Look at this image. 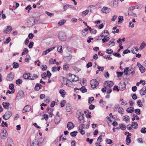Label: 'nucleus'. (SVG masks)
Listing matches in <instances>:
<instances>
[{
	"label": "nucleus",
	"instance_id": "obj_1",
	"mask_svg": "<svg viewBox=\"0 0 146 146\" xmlns=\"http://www.w3.org/2000/svg\"><path fill=\"white\" fill-rule=\"evenodd\" d=\"M77 113L79 114V116L78 117V119L80 121V122L81 123H83L84 122L83 115H84L83 113L81 110H78L77 112Z\"/></svg>",
	"mask_w": 146,
	"mask_h": 146
},
{
	"label": "nucleus",
	"instance_id": "obj_2",
	"mask_svg": "<svg viewBox=\"0 0 146 146\" xmlns=\"http://www.w3.org/2000/svg\"><path fill=\"white\" fill-rule=\"evenodd\" d=\"M90 83L91 87L93 88H95L97 87L99 83L96 79H94L91 80Z\"/></svg>",
	"mask_w": 146,
	"mask_h": 146
},
{
	"label": "nucleus",
	"instance_id": "obj_3",
	"mask_svg": "<svg viewBox=\"0 0 146 146\" xmlns=\"http://www.w3.org/2000/svg\"><path fill=\"white\" fill-rule=\"evenodd\" d=\"M35 19L33 17H30L27 21V25L29 27H31L34 25Z\"/></svg>",
	"mask_w": 146,
	"mask_h": 146
},
{
	"label": "nucleus",
	"instance_id": "obj_4",
	"mask_svg": "<svg viewBox=\"0 0 146 146\" xmlns=\"http://www.w3.org/2000/svg\"><path fill=\"white\" fill-rule=\"evenodd\" d=\"M12 115V114L11 111H7L6 112L5 114L3 116V117L5 119L7 120L10 118Z\"/></svg>",
	"mask_w": 146,
	"mask_h": 146
},
{
	"label": "nucleus",
	"instance_id": "obj_5",
	"mask_svg": "<svg viewBox=\"0 0 146 146\" xmlns=\"http://www.w3.org/2000/svg\"><path fill=\"white\" fill-rule=\"evenodd\" d=\"M59 38L61 41L65 40L66 37L64 33L62 32H60L59 34Z\"/></svg>",
	"mask_w": 146,
	"mask_h": 146
},
{
	"label": "nucleus",
	"instance_id": "obj_6",
	"mask_svg": "<svg viewBox=\"0 0 146 146\" xmlns=\"http://www.w3.org/2000/svg\"><path fill=\"white\" fill-rule=\"evenodd\" d=\"M7 137V131L6 130H3L1 133V138L3 139H5Z\"/></svg>",
	"mask_w": 146,
	"mask_h": 146
},
{
	"label": "nucleus",
	"instance_id": "obj_7",
	"mask_svg": "<svg viewBox=\"0 0 146 146\" xmlns=\"http://www.w3.org/2000/svg\"><path fill=\"white\" fill-rule=\"evenodd\" d=\"M70 77V76L72 78V79H70L68 80L70 82H73L74 81H76L78 80V78L76 77L74 75L70 73L69 74Z\"/></svg>",
	"mask_w": 146,
	"mask_h": 146
},
{
	"label": "nucleus",
	"instance_id": "obj_8",
	"mask_svg": "<svg viewBox=\"0 0 146 146\" xmlns=\"http://www.w3.org/2000/svg\"><path fill=\"white\" fill-rule=\"evenodd\" d=\"M104 84H107L106 87L108 88L111 87L113 85V83L112 81H107L104 82Z\"/></svg>",
	"mask_w": 146,
	"mask_h": 146
},
{
	"label": "nucleus",
	"instance_id": "obj_9",
	"mask_svg": "<svg viewBox=\"0 0 146 146\" xmlns=\"http://www.w3.org/2000/svg\"><path fill=\"white\" fill-rule=\"evenodd\" d=\"M42 144L41 142L35 139L33 141L31 146H41Z\"/></svg>",
	"mask_w": 146,
	"mask_h": 146
},
{
	"label": "nucleus",
	"instance_id": "obj_10",
	"mask_svg": "<svg viewBox=\"0 0 146 146\" xmlns=\"http://www.w3.org/2000/svg\"><path fill=\"white\" fill-rule=\"evenodd\" d=\"M31 108L29 105H26L22 110V112L24 113L30 111L31 110Z\"/></svg>",
	"mask_w": 146,
	"mask_h": 146
},
{
	"label": "nucleus",
	"instance_id": "obj_11",
	"mask_svg": "<svg viewBox=\"0 0 146 146\" xmlns=\"http://www.w3.org/2000/svg\"><path fill=\"white\" fill-rule=\"evenodd\" d=\"M137 66L139 68V70L141 73H143L145 71V69L139 63H137Z\"/></svg>",
	"mask_w": 146,
	"mask_h": 146
},
{
	"label": "nucleus",
	"instance_id": "obj_12",
	"mask_svg": "<svg viewBox=\"0 0 146 146\" xmlns=\"http://www.w3.org/2000/svg\"><path fill=\"white\" fill-rule=\"evenodd\" d=\"M55 48V47L54 46L52 48H49L47 49H46V50L43 52L42 54V55H46L50 51L52 50Z\"/></svg>",
	"mask_w": 146,
	"mask_h": 146
},
{
	"label": "nucleus",
	"instance_id": "obj_13",
	"mask_svg": "<svg viewBox=\"0 0 146 146\" xmlns=\"http://www.w3.org/2000/svg\"><path fill=\"white\" fill-rule=\"evenodd\" d=\"M111 9L106 7H104L101 10L102 12L104 13H108L111 11Z\"/></svg>",
	"mask_w": 146,
	"mask_h": 146
},
{
	"label": "nucleus",
	"instance_id": "obj_14",
	"mask_svg": "<svg viewBox=\"0 0 146 146\" xmlns=\"http://www.w3.org/2000/svg\"><path fill=\"white\" fill-rule=\"evenodd\" d=\"M14 78V74L12 73H11L7 75V80L9 81H11L13 80Z\"/></svg>",
	"mask_w": 146,
	"mask_h": 146
},
{
	"label": "nucleus",
	"instance_id": "obj_15",
	"mask_svg": "<svg viewBox=\"0 0 146 146\" xmlns=\"http://www.w3.org/2000/svg\"><path fill=\"white\" fill-rule=\"evenodd\" d=\"M74 127V125L72 122H69L67 124V127L68 130L73 129Z\"/></svg>",
	"mask_w": 146,
	"mask_h": 146
},
{
	"label": "nucleus",
	"instance_id": "obj_16",
	"mask_svg": "<svg viewBox=\"0 0 146 146\" xmlns=\"http://www.w3.org/2000/svg\"><path fill=\"white\" fill-rule=\"evenodd\" d=\"M119 89L121 91H123L125 88V84L124 82H121L120 83L119 86Z\"/></svg>",
	"mask_w": 146,
	"mask_h": 146
},
{
	"label": "nucleus",
	"instance_id": "obj_17",
	"mask_svg": "<svg viewBox=\"0 0 146 146\" xmlns=\"http://www.w3.org/2000/svg\"><path fill=\"white\" fill-rule=\"evenodd\" d=\"M140 94L141 96L145 95L146 94V87H143L140 90Z\"/></svg>",
	"mask_w": 146,
	"mask_h": 146
},
{
	"label": "nucleus",
	"instance_id": "obj_18",
	"mask_svg": "<svg viewBox=\"0 0 146 146\" xmlns=\"http://www.w3.org/2000/svg\"><path fill=\"white\" fill-rule=\"evenodd\" d=\"M12 29V27L11 26H8L7 27L5 30L4 32L6 33H9Z\"/></svg>",
	"mask_w": 146,
	"mask_h": 146
},
{
	"label": "nucleus",
	"instance_id": "obj_19",
	"mask_svg": "<svg viewBox=\"0 0 146 146\" xmlns=\"http://www.w3.org/2000/svg\"><path fill=\"white\" fill-rule=\"evenodd\" d=\"M8 146H13L14 143L12 139L11 138H8L7 139Z\"/></svg>",
	"mask_w": 146,
	"mask_h": 146
},
{
	"label": "nucleus",
	"instance_id": "obj_20",
	"mask_svg": "<svg viewBox=\"0 0 146 146\" xmlns=\"http://www.w3.org/2000/svg\"><path fill=\"white\" fill-rule=\"evenodd\" d=\"M109 33L108 31L107 30H105L104 32L101 34V36L102 37H106L109 35Z\"/></svg>",
	"mask_w": 146,
	"mask_h": 146
},
{
	"label": "nucleus",
	"instance_id": "obj_21",
	"mask_svg": "<svg viewBox=\"0 0 146 146\" xmlns=\"http://www.w3.org/2000/svg\"><path fill=\"white\" fill-rule=\"evenodd\" d=\"M42 88V86L39 83L36 84L34 88V90H36L38 91L40 89H41Z\"/></svg>",
	"mask_w": 146,
	"mask_h": 146
},
{
	"label": "nucleus",
	"instance_id": "obj_22",
	"mask_svg": "<svg viewBox=\"0 0 146 146\" xmlns=\"http://www.w3.org/2000/svg\"><path fill=\"white\" fill-rule=\"evenodd\" d=\"M31 74L29 73L25 74L23 75V77L25 79L30 80L31 77Z\"/></svg>",
	"mask_w": 146,
	"mask_h": 146
},
{
	"label": "nucleus",
	"instance_id": "obj_23",
	"mask_svg": "<svg viewBox=\"0 0 146 146\" xmlns=\"http://www.w3.org/2000/svg\"><path fill=\"white\" fill-rule=\"evenodd\" d=\"M2 104L3 107L7 109L9 108V106L10 105L9 103L8 102H3Z\"/></svg>",
	"mask_w": 146,
	"mask_h": 146
},
{
	"label": "nucleus",
	"instance_id": "obj_24",
	"mask_svg": "<svg viewBox=\"0 0 146 146\" xmlns=\"http://www.w3.org/2000/svg\"><path fill=\"white\" fill-rule=\"evenodd\" d=\"M38 76L36 74H33V76L31 75V77L30 78V80H33L37 78H38Z\"/></svg>",
	"mask_w": 146,
	"mask_h": 146
},
{
	"label": "nucleus",
	"instance_id": "obj_25",
	"mask_svg": "<svg viewBox=\"0 0 146 146\" xmlns=\"http://www.w3.org/2000/svg\"><path fill=\"white\" fill-rule=\"evenodd\" d=\"M130 139L131 137H126L125 141L127 145H129L131 142V140Z\"/></svg>",
	"mask_w": 146,
	"mask_h": 146
},
{
	"label": "nucleus",
	"instance_id": "obj_26",
	"mask_svg": "<svg viewBox=\"0 0 146 146\" xmlns=\"http://www.w3.org/2000/svg\"><path fill=\"white\" fill-rule=\"evenodd\" d=\"M109 46L110 47H111L112 46H114L115 43L114 42L113 40H111L109 42Z\"/></svg>",
	"mask_w": 146,
	"mask_h": 146
},
{
	"label": "nucleus",
	"instance_id": "obj_27",
	"mask_svg": "<svg viewBox=\"0 0 146 146\" xmlns=\"http://www.w3.org/2000/svg\"><path fill=\"white\" fill-rule=\"evenodd\" d=\"M134 108L133 107H130V108H128L126 110V111L129 113H131L133 112L134 111L133 110Z\"/></svg>",
	"mask_w": 146,
	"mask_h": 146
},
{
	"label": "nucleus",
	"instance_id": "obj_28",
	"mask_svg": "<svg viewBox=\"0 0 146 146\" xmlns=\"http://www.w3.org/2000/svg\"><path fill=\"white\" fill-rule=\"evenodd\" d=\"M132 126L134 129H136L137 128L138 124L136 122H133L131 123Z\"/></svg>",
	"mask_w": 146,
	"mask_h": 146
},
{
	"label": "nucleus",
	"instance_id": "obj_29",
	"mask_svg": "<svg viewBox=\"0 0 146 146\" xmlns=\"http://www.w3.org/2000/svg\"><path fill=\"white\" fill-rule=\"evenodd\" d=\"M118 0H114L113 2V6L115 8H116L118 6Z\"/></svg>",
	"mask_w": 146,
	"mask_h": 146
},
{
	"label": "nucleus",
	"instance_id": "obj_30",
	"mask_svg": "<svg viewBox=\"0 0 146 146\" xmlns=\"http://www.w3.org/2000/svg\"><path fill=\"white\" fill-rule=\"evenodd\" d=\"M80 89L83 93H85L87 91V89L84 86H82L81 88H80Z\"/></svg>",
	"mask_w": 146,
	"mask_h": 146
},
{
	"label": "nucleus",
	"instance_id": "obj_31",
	"mask_svg": "<svg viewBox=\"0 0 146 146\" xmlns=\"http://www.w3.org/2000/svg\"><path fill=\"white\" fill-rule=\"evenodd\" d=\"M66 21L65 20L62 19L60 20L58 23V25L60 26L63 25L66 22Z\"/></svg>",
	"mask_w": 146,
	"mask_h": 146
},
{
	"label": "nucleus",
	"instance_id": "obj_32",
	"mask_svg": "<svg viewBox=\"0 0 146 146\" xmlns=\"http://www.w3.org/2000/svg\"><path fill=\"white\" fill-rule=\"evenodd\" d=\"M95 8V6L91 5L89 6L88 7V8L89 9V10L90 11V12L92 13L93 10Z\"/></svg>",
	"mask_w": 146,
	"mask_h": 146
},
{
	"label": "nucleus",
	"instance_id": "obj_33",
	"mask_svg": "<svg viewBox=\"0 0 146 146\" xmlns=\"http://www.w3.org/2000/svg\"><path fill=\"white\" fill-rule=\"evenodd\" d=\"M89 10H86L85 11L82 12V17H84L87 15L89 13Z\"/></svg>",
	"mask_w": 146,
	"mask_h": 146
},
{
	"label": "nucleus",
	"instance_id": "obj_34",
	"mask_svg": "<svg viewBox=\"0 0 146 146\" xmlns=\"http://www.w3.org/2000/svg\"><path fill=\"white\" fill-rule=\"evenodd\" d=\"M60 94H62V96L63 97H64V95L65 94V92L64 90H60L59 91Z\"/></svg>",
	"mask_w": 146,
	"mask_h": 146
},
{
	"label": "nucleus",
	"instance_id": "obj_35",
	"mask_svg": "<svg viewBox=\"0 0 146 146\" xmlns=\"http://www.w3.org/2000/svg\"><path fill=\"white\" fill-rule=\"evenodd\" d=\"M104 37V38L102 39V41L104 43L107 42L110 40V38L108 37Z\"/></svg>",
	"mask_w": 146,
	"mask_h": 146
},
{
	"label": "nucleus",
	"instance_id": "obj_36",
	"mask_svg": "<svg viewBox=\"0 0 146 146\" xmlns=\"http://www.w3.org/2000/svg\"><path fill=\"white\" fill-rule=\"evenodd\" d=\"M133 117L132 118V120L134 121L136 119V120H138L139 119V118L138 117L137 115L134 114L133 115Z\"/></svg>",
	"mask_w": 146,
	"mask_h": 146
},
{
	"label": "nucleus",
	"instance_id": "obj_37",
	"mask_svg": "<svg viewBox=\"0 0 146 146\" xmlns=\"http://www.w3.org/2000/svg\"><path fill=\"white\" fill-rule=\"evenodd\" d=\"M145 46V43L144 42H142L140 46L139 49L141 50L143 49Z\"/></svg>",
	"mask_w": 146,
	"mask_h": 146
},
{
	"label": "nucleus",
	"instance_id": "obj_38",
	"mask_svg": "<svg viewBox=\"0 0 146 146\" xmlns=\"http://www.w3.org/2000/svg\"><path fill=\"white\" fill-rule=\"evenodd\" d=\"M118 20V23H122L123 20V17L121 16H119Z\"/></svg>",
	"mask_w": 146,
	"mask_h": 146
},
{
	"label": "nucleus",
	"instance_id": "obj_39",
	"mask_svg": "<svg viewBox=\"0 0 146 146\" xmlns=\"http://www.w3.org/2000/svg\"><path fill=\"white\" fill-rule=\"evenodd\" d=\"M72 58V56L69 55L68 56L65 57V59L67 62L69 61Z\"/></svg>",
	"mask_w": 146,
	"mask_h": 146
},
{
	"label": "nucleus",
	"instance_id": "obj_40",
	"mask_svg": "<svg viewBox=\"0 0 146 146\" xmlns=\"http://www.w3.org/2000/svg\"><path fill=\"white\" fill-rule=\"evenodd\" d=\"M119 127H120V128L122 130H123L125 129L126 126L125 125H124L123 124H120L119 125Z\"/></svg>",
	"mask_w": 146,
	"mask_h": 146
},
{
	"label": "nucleus",
	"instance_id": "obj_41",
	"mask_svg": "<svg viewBox=\"0 0 146 146\" xmlns=\"http://www.w3.org/2000/svg\"><path fill=\"white\" fill-rule=\"evenodd\" d=\"M29 50L26 48H24L23 52L22 53V55H23L25 54H27Z\"/></svg>",
	"mask_w": 146,
	"mask_h": 146
},
{
	"label": "nucleus",
	"instance_id": "obj_42",
	"mask_svg": "<svg viewBox=\"0 0 146 146\" xmlns=\"http://www.w3.org/2000/svg\"><path fill=\"white\" fill-rule=\"evenodd\" d=\"M78 133V132L77 131H74L70 133V135L72 137H75Z\"/></svg>",
	"mask_w": 146,
	"mask_h": 146
},
{
	"label": "nucleus",
	"instance_id": "obj_43",
	"mask_svg": "<svg viewBox=\"0 0 146 146\" xmlns=\"http://www.w3.org/2000/svg\"><path fill=\"white\" fill-rule=\"evenodd\" d=\"M13 67L14 68H17L19 67V64L17 62H14L13 64Z\"/></svg>",
	"mask_w": 146,
	"mask_h": 146
},
{
	"label": "nucleus",
	"instance_id": "obj_44",
	"mask_svg": "<svg viewBox=\"0 0 146 146\" xmlns=\"http://www.w3.org/2000/svg\"><path fill=\"white\" fill-rule=\"evenodd\" d=\"M106 52L108 54H111L113 52V51L111 49H108L106 50Z\"/></svg>",
	"mask_w": 146,
	"mask_h": 146
},
{
	"label": "nucleus",
	"instance_id": "obj_45",
	"mask_svg": "<svg viewBox=\"0 0 146 146\" xmlns=\"http://www.w3.org/2000/svg\"><path fill=\"white\" fill-rule=\"evenodd\" d=\"M119 110L118 111V112L119 113H120L121 114H123V110L122 108H119Z\"/></svg>",
	"mask_w": 146,
	"mask_h": 146
},
{
	"label": "nucleus",
	"instance_id": "obj_46",
	"mask_svg": "<svg viewBox=\"0 0 146 146\" xmlns=\"http://www.w3.org/2000/svg\"><path fill=\"white\" fill-rule=\"evenodd\" d=\"M60 121V118L59 117H56L55 119L54 122L55 124H57L59 123Z\"/></svg>",
	"mask_w": 146,
	"mask_h": 146
},
{
	"label": "nucleus",
	"instance_id": "obj_47",
	"mask_svg": "<svg viewBox=\"0 0 146 146\" xmlns=\"http://www.w3.org/2000/svg\"><path fill=\"white\" fill-rule=\"evenodd\" d=\"M88 31V29L86 28L84 30H83L82 31V34L84 36H86V33H85V32H86Z\"/></svg>",
	"mask_w": 146,
	"mask_h": 146
},
{
	"label": "nucleus",
	"instance_id": "obj_48",
	"mask_svg": "<svg viewBox=\"0 0 146 146\" xmlns=\"http://www.w3.org/2000/svg\"><path fill=\"white\" fill-rule=\"evenodd\" d=\"M129 68L127 67L124 69V73H125L126 75H127L128 71H129Z\"/></svg>",
	"mask_w": 146,
	"mask_h": 146
},
{
	"label": "nucleus",
	"instance_id": "obj_49",
	"mask_svg": "<svg viewBox=\"0 0 146 146\" xmlns=\"http://www.w3.org/2000/svg\"><path fill=\"white\" fill-rule=\"evenodd\" d=\"M116 73L117 75V77L118 78L120 77H121L123 74V73L122 72H116Z\"/></svg>",
	"mask_w": 146,
	"mask_h": 146
},
{
	"label": "nucleus",
	"instance_id": "obj_50",
	"mask_svg": "<svg viewBox=\"0 0 146 146\" xmlns=\"http://www.w3.org/2000/svg\"><path fill=\"white\" fill-rule=\"evenodd\" d=\"M135 112L138 115H139L141 113V110L139 109H136L135 110Z\"/></svg>",
	"mask_w": 146,
	"mask_h": 146
},
{
	"label": "nucleus",
	"instance_id": "obj_51",
	"mask_svg": "<svg viewBox=\"0 0 146 146\" xmlns=\"http://www.w3.org/2000/svg\"><path fill=\"white\" fill-rule=\"evenodd\" d=\"M58 51L60 53H62V46H60L58 47Z\"/></svg>",
	"mask_w": 146,
	"mask_h": 146
},
{
	"label": "nucleus",
	"instance_id": "obj_52",
	"mask_svg": "<svg viewBox=\"0 0 146 146\" xmlns=\"http://www.w3.org/2000/svg\"><path fill=\"white\" fill-rule=\"evenodd\" d=\"M41 76L43 79H45L46 78L47 74L46 73L44 72L42 74Z\"/></svg>",
	"mask_w": 146,
	"mask_h": 146
},
{
	"label": "nucleus",
	"instance_id": "obj_53",
	"mask_svg": "<svg viewBox=\"0 0 146 146\" xmlns=\"http://www.w3.org/2000/svg\"><path fill=\"white\" fill-rule=\"evenodd\" d=\"M22 82L23 81L21 79H18L16 80V83L17 84H20L22 83Z\"/></svg>",
	"mask_w": 146,
	"mask_h": 146
},
{
	"label": "nucleus",
	"instance_id": "obj_54",
	"mask_svg": "<svg viewBox=\"0 0 146 146\" xmlns=\"http://www.w3.org/2000/svg\"><path fill=\"white\" fill-rule=\"evenodd\" d=\"M141 132L142 133H146V128L145 127H143L141 129Z\"/></svg>",
	"mask_w": 146,
	"mask_h": 146
},
{
	"label": "nucleus",
	"instance_id": "obj_55",
	"mask_svg": "<svg viewBox=\"0 0 146 146\" xmlns=\"http://www.w3.org/2000/svg\"><path fill=\"white\" fill-rule=\"evenodd\" d=\"M47 68L46 65H43L42 66L41 69L42 70L44 71L46 70Z\"/></svg>",
	"mask_w": 146,
	"mask_h": 146
},
{
	"label": "nucleus",
	"instance_id": "obj_56",
	"mask_svg": "<svg viewBox=\"0 0 146 146\" xmlns=\"http://www.w3.org/2000/svg\"><path fill=\"white\" fill-rule=\"evenodd\" d=\"M94 100V98L93 97L89 98V99L88 100V103L89 104L91 103L92 102V101Z\"/></svg>",
	"mask_w": 146,
	"mask_h": 146
},
{
	"label": "nucleus",
	"instance_id": "obj_57",
	"mask_svg": "<svg viewBox=\"0 0 146 146\" xmlns=\"http://www.w3.org/2000/svg\"><path fill=\"white\" fill-rule=\"evenodd\" d=\"M30 57V56L29 54H27L26 56V57L25 58V61L26 62H29V58Z\"/></svg>",
	"mask_w": 146,
	"mask_h": 146
},
{
	"label": "nucleus",
	"instance_id": "obj_58",
	"mask_svg": "<svg viewBox=\"0 0 146 146\" xmlns=\"http://www.w3.org/2000/svg\"><path fill=\"white\" fill-rule=\"evenodd\" d=\"M66 103V101L64 100H63L60 103L61 106L63 107L65 105V104Z\"/></svg>",
	"mask_w": 146,
	"mask_h": 146
},
{
	"label": "nucleus",
	"instance_id": "obj_59",
	"mask_svg": "<svg viewBox=\"0 0 146 146\" xmlns=\"http://www.w3.org/2000/svg\"><path fill=\"white\" fill-rule=\"evenodd\" d=\"M113 55L115 56L116 57H117L119 58H120L121 57V55L120 54L117 53H113Z\"/></svg>",
	"mask_w": 146,
	"mask_h": 146
},
{
	"label": "nucleus",
	"instance_id": "obj_60",
	"mask_svg": "<svg viewBox=\"0 0 146 146\" xmlns=\"http://www.w3.org/2000/svg\"><path fill=\"white\" fill-rule=\"evenodd\" d=\"M113 90H116L117 91H118L120 90L119 88V89L118 87L117 86H115L113 88Z\"/></svg>",
	"mask_w": 146,
	"mask_h": 146
},
{
	"label": "nucleus",
	"instance_id": "obj_61",
	"mask_svg": "<svg viewBox=\"0 0 146 146\" xmlns=\"http://www.w3.org/2000/svg\"><path fill=\"white\" fill-rule=\"evenodd\" d=\"M106 142L108 144H111L113 143L111 139H107Z\"/></svg>",
	"mask_w": 146,
	"mask_h": 146
},
{
	"label": "nucleus",
	"instance_id": "obj_62",
	"mask_svg": "<svg viewBox=\"0 0 146 146\" xmlns=\"http://www.w3.org/2000/svg\"><path fill=\"white\" fill-rule=\"evenodd\" d=\"M68 68V64H65L64 65L63 69L64 70H67V69Z\"/></svg>",
	"mask_w": 146,
	"mask_h": 146
},
{
	"label": "nucleus",
	"instance_id": "obj_63",
	"mask_svg": "<svg viewBox=\"0 0 146 146\" xmlns=\"http://www.w3.org/2000/svg\"><path fill=\"white\" fill-rule=\"evenodd\" d=\"M69 5H67L64 6L63 7L64 11H65L69 8Z\"/></svg>",
	"mask_w": 146,
	"mask_h": 146
},
{
	"label": "nucleus",
	"instance_id": "obj_64",
	"mask_svg": "<svg viewBox=\"0 0 146 146\" xmlns=\"http://www.w3.org/2000/svg\"><path fill=\"white\" fill-rule=\"evenodd\" d=\"M90 32L91 34H94L96 33V30L95 29H93L90 31Z\"/></svg>",
	"mask_w": 146,
	"mask_h": 146
}]
</instances>
